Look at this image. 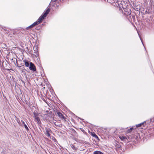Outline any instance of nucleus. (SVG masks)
<instances>
[{"mask_svg":"<svg viewBox=\"0 0 154 154\" xmlns=\"http://www.w3.org/2000/svg\"><path fill=\"white\" fill-rule=\"evenodd\" d=\"M45 130L46 135L48 137H51L50 133L51 132V130L49 128H45Z\"/></svg>","mask_w":154,"mask_h":154,"instance_id":"f257e3e1","label":"nucleus"},{"mask_svg":"<svg viewBox=\"0 0 154 154\" xmlns=\"http://www.w3.org/2000/svg\"><path fill=\"white\" fill-rule=\"evenodd\" d=\"M33 114L36 121L37 122L38 124H40L41 121L39 118L38 117V114L35 112H34Z\"/></svg>","mask_w":154,"mask_h":154,"instance_id":"f03ea898","label":"nucleus"},{"mask_svg":"<svg viewBox=\"0 0 154 154\" xmlns=\"http://www.w3.org/2000/svg\"><path fill=\"white\" fill-rule=\"evenodd\" d=\"M29 69L33 71H35L36 70V68L35 66L32 62H30V63Z\"/></svg>","mask_w":154,"mask_h":154,"instance_id":"7ed1b4c3","label":"nucleus"},{"mask_svg":"<svg viewBox=\"0 0 154 154\" xmlns=\"http://www.w3.org/2000/svg\"><path fill=\"white\" fill-rule=\"evenodd\" d=\"M45 17H44L43 15H41L38 19L37 21L35 22L36 23V24L37 25L38 24L42 21Z\"/></svg>","mask_w":154,"mask_h":154,"instance_id":"20e7f679","label":"nucleus"},{"mask_svg":"<svg viewBox=\"0 0 154 154\" xmlns=\"http://www.w3.org/2000/svg\"><path fill=\"white\" fill-rule=\"evenodd\" d=\"M45 17H44L43 15H41L38 19L37 21L35 22L36 23V24L37 25L38 24L42 21Z\"/></svg>","mask_w":154,"mask_h":154,"instance_id":"39448f33","label":"nucleus"},{"mask_svg":"<svg viewBox=\"0 0 154 154\" xmlns=\"http://www.w3.org/2000/svg\"><path fill=\"white\" fill-rule=\"evenodd\" d=\"M57 115L61 119H63V120L66 121V118L65 117L63 116V115L60 112H58L57 113Z\"/></svg>","mask_w":154,"mask_h":154,"instance_id":"423d86ee","label":"nucleus"},{"mask_svg":"<svg viewBox=\"0 0 154 154\" xmlns=\"http://www.w3.org/2000/svg\"><path fill=\"white\" fill-rule=\"evenodd\" d=\"M37 24H36V23H35V22H34V23H33L31 25L29 26L28 27H27L26 28V29H29L33 27H34L35 26L37 25Z\"/></svg>","mask_w":154,"mask_h":154,"instance_id":"0eeeda50","label":"nucleus"},{"mask_svg":"<svg viewBox=\"0 0 154 154\" xmlns=\"http://www.w3.org/2000/svg\"><path fill=\"white\" fill-rule=\"evenodd\" d=\"M50 11V9L49 8L43 14V15H44V16L45 17L48 14Z\"/></svg>","mask_w":154,"mask_h":154,"instance_id":"6e6552de","label":"nucleus"},{"mask_svg":"<svg viewBox=\"0 0 154 154\" xmlns=\"http://www.w3.org/2000/svg\"><path fill=\"white\" fill-rule=\"evenodd\" d=\"M119 138L122 141H125L126 140H127V138L123 136H119Z\"/></svg>","mask_w":154,"mask_h":154,"instance_id":"1a4fd4ad","label":"nucleus"},{"mask_svg":"<svg viewBox=\"0 0 154 154\" xmlns=\"http://www.w3.org/2000/svg\"><path fill=\"white\" fill-rule=\"evenodd\" d=\"M94 154H103V153L99 151H96L94 152Z\"/></svg>","mask_w":154,"mask_h":154,"instance_id":"9d476101","label":"nucleus"},{"mask_svg":"<svg viewBox=\"0 0 154 154\" xmlns=\"http://www.w3.org/2000/svg\"><path fill=\"white\" fill-rule=\"evenodd\" d=\"M23 61L25 63V66L26 67H29V64L27 61L23 60Z\"/></svg>","mask_w":154,"mask_h":154,"instance_id":"9b49d317","label":"nucleus"},{"mask_svg":"<svg viewBox=\"0 0 154 154\" xmlns=\"http://www.w3.org/2000/svg\"><path fill=\"white\" fill-rule=\"evenodd\" d=\"M21 122H22V124L24 125L25 128L26 129V130H28V128L26 125L25 124V122L23 121H22Z\"/></svg>","mask_w":154,"mask_h":154,"instance_id":"f8f14e48","label":"nucleus"},{"mask_svg":"<svg viewBox=\"0 0 154 154\" xmlns=\"http://www.w3.org/2000/svg\"><path fill=\"white\" fill-rule=\"evenodd\" d=\"M144 122H143L141 123H140V124H138L137 125H136V126L137 127H140L141 125H143V124L144 123Z\"/></svg>","mask_w":154,"mask_h":154,"instance_id":"ddd939ff","label":"nucleus"},{"mask_svg":"<svg viewBox=\"0 0 154 154\" xmlns=\"http://www.w3.org/2000/svg\"><path fill=\"white\" fill-rule=\"evenodd\" d=\"M51 139H52V140L54 141V142H57V140L54 137L52 136Z\"/></svg>","mask_w":154,"mask_h":154,"instance_id":"4468645a","label":"nucleus"},{"mask_svg":"<svg viewBox=\"0 0 154 154\" xmlns=\"http://www.w3.org/2000/svg\"><path fill=\"white\" fill-rule=\"evenodd\" d=\"M133 130V128H130V129H128V130L127 132L128 133H130Z\"/></svg>","mask_w":154,"mask_h":154,"instance_id":"2eb2a0df","label":"nucleus"},{"mask_svg":"<svg viewBox=\"0 0 154 154\" xmlns=\"http://www.w3.org/2000/svg\"><path fill=\"white\" fill-rule=\"evenodd\" d=\"M93 136L95 138H98V136L95 134H94V135H93Z\"/></svg>","mask_w":154,"mask_h":154,"instance_id":"dca6fc26","label":"nucleus"},{"mask_svg":"<svg viewBox=\"0 0 154 154\" xmlns=\"http://www.w3.org/2000/svg\"><path fill=\"white\" fill-rule=\"evenodd\" d=\"M35 49V47H34V51H35V52H36L37 51V47L36 46L35 47V49Z\"/></svg>","mask_w":154,"mask_h":154,"instance_id":"f3484780","label":"nucleus"},{"mask_svg":"<svg viewBox=\"0 0 154 154\" xmlns=\"http://www.w3.org/2000/svg\"><path fill=\"white\" fill-rule=\"evenodd\" d=\"M131 13V11H130V12H128V13L127 14H126V15H130Z\"/></svg>","mask_w":154,"mask_h":154,"instance_id":"a211bd4d","label":"nucleus"},{"mask_svg":"<svg viewBox=\"0 0 154 154\" xmlns=\"http://www.w3.org/2000/svg\"><path fill=\"white\" fill-rule=\"evenodd\" d=\"M57 0H52V2H56Z\"/></svg>","mask_w":154,"mask_h":154,"instance_id":"6ab92c4d","label":"nucleus"},{"mask_svg":"<svg viewBox=\"0 0 154 154\" xmlns=\"http://www.w3.org/2000/svg\"><path fill=\"white\" fill-rule=\"evenodd\" d=\"M80 129H81L82 130V131H83V132H84L85 131L84 130H83L82 128V129L81 128Z\"/></svg>","mask_w":154,"mask_h":154,"instance_id":"aec40b11","label":"nucleus"},{"mask_svg":"<svg viewBox=\"0 0 154 154\" xmlns=\"http://www.w3.org/2000/svg\"><path fill=\"white\" fill-rule=\"evenodd\" d=\"M48 112V111H47L46 112V113H45V114H46V116H47V112Z\"/></svg>","mask_w":154,"mask_h":154,"instance_id":"412c9836","label":"nucleus"},{"mask_svg":"<svg viewBox=\"0 0 154 154\" xmlns=\"http://www.w3.org/2000/svg\"><path fill=\"white\" fill-rule=\"evenodd\" d=\"M14 59H15V60H16V63H17V59H16L15 58H14Z\"/></svg>","mask_w":154,"mask_h":154,"instance_id":"4be33fe9","label":"nucleus"},{"mask_svg":"<svg viewBox=\"0 0 154 154\" xmlns=\"http://www.w3.org/2000/svg\"><path fill=\"white\" fill-rule=\"evenodd\" d=\"M21 66H19L18 67L20 69L21 68Z\"/></svg>","mask_w":154,"mask_h":154,"instance_id":"5701e85b","label":"nucleus"},{"mask_svg":"<svg viewBox=\"0 0 154 154\" xmlns=\"http://www.w3.org/2000/svg\"><path fill=\"white\" fill-rule=\"evenodd\" d=\"M44 100L45 102H46V101H45V99H44Z\"/></svg>","mask_w":154,"mask_h":154,"instance_id":"b1692460","label":"nucleus"},{"mask_svg":"<svg viewBox=\"0 0 154 154\" xmlns=\"http://www.w3.org/2000/svg\"><path fill=\"white\" fill-rule=\"evenodd\" d=\"M54 124L55 125H57L56 124Z\"/></svg>","mask_w":154,"mask_h":154,"instance_id":"393cba45","label":"nucleus"}]
</instances>
